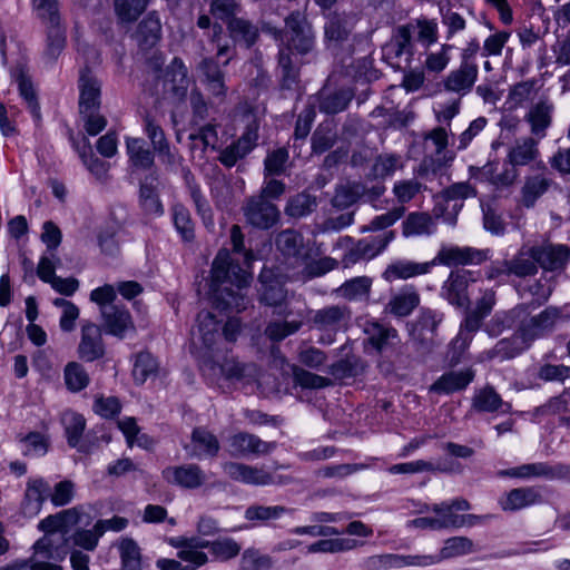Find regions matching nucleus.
<instances>
[{
  "instance_id": "1",
  "label": "nucleus",
  "mask_w": 570,
  "mask_h": 570,
  "mask_svg": "<svg viewBox=\"0 0 570 570\" xmlns=\"http://www.w3.org/2000/svg\"><path fill=\"white\" fill-rule=\"evenodd\" d=\"M250 275L234 264L229 253L222 249L212 266L210 293L213 304L222 311L239 313L247 308L249 299L243 293L248 287Z\"/></svg>"
},
{
  "instance_id": "2",
  "label": "nucleus",
  "mask_w": 570,
  "mask_h": 570,
  "mask_svg": "<svg viewBox=\"0 0 570 570\" xmlns=\"http://www.w3.org/2000/svg\"><path fill=\"white\" fill-rule=\"evenodd\" d=\"M197 326L193 330V337L198 336L205 347L204 352L197 354L199 367L203 371H216L217 368L229 380L243 381V387H247L252 382L256 383L258 368L254 363H242L237 360H226L219 365L213 353V346L219 337L218 322L215 315L208 311H202L197 314Z\"/></svg>"
},
{
  "instance_id": "3",
  "label": "nucleus",
  "mask_w": 570,
  "mask_h": 570,
  "mask_svg": "<svg viewBox=\"0 0 570 570\" xmlns=\"http://www.w3.org/2000/svg\"><path fill=\"white\" fill-rule=\"evenodd\" d=\"M495 303V292L485 289L473 307H469V305L464 307V317L460 324L459 333L452 342L453 350L462 354L470 346L475 333L482 328L485 317L491 314Z\"/></svg>"
},
{
  "instance_id": "4",
  "label": "nucleus",
  "mask_w": 570,
  "mask_h": 570,
  "mask_svg": "<svg viewBox=\"0 0 570 570\" xmlns=\"http://www.w3.org/2000/svg\"><path fill=\"white\" fill-rule=\"evenodd\" d=\"M352 320V311L345 304L326 305L311 312V328L320 333L318 343L331 345L340 332H345Z\"/></svg>"
},
{
  "instance_id": "5",
  "label": "nucleus",
  "mask_w": 570,
  "mask_h": 570,
  "mask_svg": "<svg viewBox=\"0 0 570 570\" xmlns=\"http://www.w3.org/2000/svg\"><path fill=\"white\" fill-rule=\"evenodd\" d=\"M32 8L47 28L45 56L55 61L66 46V28L61 23L58 0H32Z\"/></svg>"
},
{
  "instance_id": "6",
  "label": "nucleus",
  "mask_w": 570,
  "mask_h": 570,
  "mask_svg": "<svg viewBox=\"0 0 570 570\" xmlns=\"http://www.w3.org/2000/svg\"><path fill=\"white\" fill-rule=\"evenodd\" d=\"M293 381L295 386L306 390H318L333 386L334 381H343L345 379L354 377L362 368L360 361L355 357H347L330 366V374L333 379L324 377L304 370L297 365H291Z\"/></svg>"
},
{
  "instance_id": "7",
  "label": "nucleus",
  "mask_w": 570,
  "mask_h": 570,
  "mask_svg": "<svg viewBox=\"0 0 570 570\" xmlns=\"http://www.w3.org/2000/svg\"><path fill=\"white\" fill-rule=\"evenodd\" d=\"M285 50L307 55L315 47V32L307 14L293 10L285 19Z\"/></svg>"
},
{
  "instance_id": "8",
  "label": "nucleus",
  "mask_w": 570,
  "mask_h": 570,
  "mask_svg": "<svg viewBox=\"0 0 570 570\" xmlns=\"http://www.w3.org/2000/svg\"><path fill=\"white\" fill-rule=\"evenodd\" d=\"M444 315L442 312L423 307L412 324L411 336L415 344L416 351L421 355L431 354L439 345L436 341V332L442 323Z\"/></svg>"
},
{
  "instance_id": "9",
  "label": "nucleus",
  "mask_w": 570,
  "mask_h": 570,
  "mask_svg": "<svg viewBox=\"0 0 570 570\" xmlns=\"http://www.w3.org/2000/svg\"><path fill=\"white\" fill-rule=\"evenodd\" d=\"M242 212L245 222L261 230H266L274 227L281 217L278 207L263 196H249L245 199Z\"/></svg>"
},
{
  "instance_id": "10",
  "label": "nucleus",
  "mask_w": 570,
  "mask_h": 570,
  "mask_svg": "<svg viewBox=\"0 0 570 570\" xmlns=\"http://www.w3.org/2000/svg\"><path fill=\"white\" fill-rule=\"evenodd\" d=\"M546 488L542 485H527L511 489L503 493L498 503L504 512H517L530 507L546 503Z\"/></svg>"
},
{
  "instance_id": "11",
  "label": "nucleus",
  "mask_w": 570,
  "mask_h": 570,
  "mask_svg": "<svg viewBox=\"0 0 570 570\" xmlns=\"http://www.w3.org/2000/svg\"><path fill=\"white\" fill-rule=\"evenodd\" d=\"M530 255L537 261L538 268L546 272H561L570 259V248L563 244L544 242L530 246Z\"/></svg>"
},
{
  "instance_id": "12",
  "label": "nucleus",
  "mask_w": 570,
  "mask_h": 570,
  "mask_svg": "<svg viewBox=\"0 0 570 570\" xmlns=\"http://www.w3.org/2000/svg\"><path fill=\"white\" fill-rule=\"evenodd\" d=\"M474 282L472 272L466 269L452 271L441 287V296L456 308L466 307L470 304L468 288Z\"/></svg>"
},
{
  "instance_id": "13",
  "label": "nucleus",
  "mask_w": 570,
  "mask_h": 570,
  "mask_svg": "<svg viewBox=\"0 0 570 570\" xmlns=\"http://www.w3.org/2000/svg\"><path fill=\"white\" fill-rule=\"evenodd\" d=\"M537 173L524 177L520 190V204L525 208L534 207L537 200L553 185L550 173L542 160L537 163Z\"/></svg>"
},
{
  "instance_id": "14",
  "label": "nucleus",
  "mask_w": 570,
  "mask_h": 570,
  "mask_svg": "<svg viewBox=\"0 0 570 570\" xmlns=\"http://www.w3.org/2000/svg\"><path fill=\"white\" fill-rule=\"evenodd\" d=\"M161 476L167 483L187 490L198 489L207 480L203 469L195 463L167 466L161 471Z\"/></svg>"
},
{
  "instance_id": "15",
  "label": "nucleus",
  "mask_w": 570,
  "mask_h": 570,
  "mask_svg": "<svg viewBox=\"0 0 570 570\" xmlns=\"http://www.w3.org/2000/svg\"><path fill=\"white\" fill-rule=\"evenodd\" d=\"M188 71L180 58H174L166 68L163 77L164 94L175 101H181L186 98L189 79Z\"/></svg>"
},
{
  "instance_id": "16",
  "label": "nucleus",
  "mask_w": 570,
  "mask_h": 570,
  "mask_svg": "<svg viewBox=\"0 0 570 570\" xmlns=\"http://www.w3.org/2000/svg\"><path fill=\"white\" fill-rule=\"evenodd\" d=\"M276 442H266L248 432H238L229 438L232 456L266 455L274 451Z\"/></svg>"
},
{
  "instance_id": "17",
  "label": "nucleus",
  "mask_w": 570,
  "mask_h": 570,
  "mask_svg": "<svg viewBox=\"0 0 570 570\" xmlns=\"http://www.w3.org/2000/svg\"><path fill=\"white\" fill-rule=\"evenodd\" d=\"M258 128L255 124L248 125L243 135L233 144L224 148L219 154V161L227 168H232L239 159L246 157L256 146Z\"/></svg>"
},
{
  "instance_id": "18",
  "label": "nucleus",
  "mask_w": 570,
  "mask_h": 570,
  "mask_svg": "<svg viewBox=\"0 0 570 570\" xmlns=\"http://www.w3.org/2000/svg\"><path fill=\"white\" fill-rule=\"evenodd\" d=\"M77 352L79 358L85 362H94L104 357L105 344L100 326L91 322L82 324L81 337Z\"/></svg>"
},
{
  "instance_id": "19",
  "label": "nucleus",
  "mask_w": 570,
  "mask_h": 570,
  "mask_svg": "<svg viewBox=\"0 0 570 570\" xmlns=\"http://www.w3.org/2000/svg\"><path fill=\"white\" fill-rule=\"evenodd\" d=\"M487 259L483 250L472 247L442 246L431 263L445 266L481 264Z\"/></svg>"
},
{
  "instance_id": "20",
  "label": "nucleus",
  "mask_w": 570,
  "mask_h": 570,
  "mask_svg": "<svg viewBox=\"0 0 570 570\" xmlns=\"http://www.w3.org/2000/svg\"><path fill=\"white\" fill-rule=\"evenodd\" d=\"M60 421L68 445L76 449L79 453H90L91 444L82 440L86 430V419L83 415L73 411H65L61 414Z\"/></svg>"
},
{
  "instance_id": "21",
  "label": "nucleus",
  "mask_w": 570,
  "mask_h": 570,
  "mask_svg": "<svg viewBox=\"0 0 570 570\" xmlns=\"http://www.w3.org/2000/svg\"><path fill=\"white\" fill-rule=\"evenodd\" d=\"M184 449L190 458H215L220 450V444L210 431L204 426H197L191 431L190 442L185 444Z\"/></svg>"
},
{
  "instance_id": "22",
  "label": "nucleus",
  "mask_w": 570,
  "mask_h": 570,
  "mask_svg": "<svg viewBox=\"0 0 570 570\" xmlns=\"http://www.w3.org/2000/svg\"><path fill=\"white\" fill-rule=\"evenodd\" d=\"M51 487L43 478H30L27 482L21 511L24 517H35L50 495Z\"/></svg>"
},
{
  "instance_id": "23",
  "label": "nucleus",
  "mask_w": 570,
  "mask_h": 570,
  "mask_svg": "<svg viewBox=\"0 0 570 570\" xmlns=\"http://www.w3.org/2000/svg\"><path fill=\"white\" fill-rule=\"evenodd\" d=\"M463 468L460 463L444 460L434 464L430 461L417 460L413 462L399 463L389 468L391 474H412L420 472L434 473H461Z\"/></svg>"
},
{
  "instance_id": "24",
  "label": "nucleus",
  "mask_w": 570,
  "mask_h": 570,
  "mask_svg": "<svg viewBox=\"0 0 570 570\" xmlns=\"http://www.w3.org/2000/svg\"><path fill=\"white\" fill-rule=\"evenodd\" d=\"M353 97L354 91L351 88L333 89L325 86L317 94L318 109L326 115L342 112L347 108Z\"/></svg>"
},
{
  "instance_id": "25",
  "label": "nucleus",
  "mask_w": 570,
  "mask_h": 570,
  "mask_svg": "<svg viewBox=\"0 0 570 570\" xmlns=\"http://www.w3.org/2000/svg\"><path fill=\"white\" fill-rule=\"evenodd\" d=\"M224 473L232 480L252 485H269L267 471L239 462H225L222 465Z\"/></svg>"
},
{
  "instance_id": "26",
  "label": "nucleus",
  "mask_w": 570,
  "mask_h": 570,
  "mask_svg": "<svg viewBox=\"0 0 570 570\" xmlns=\"http://www.w3.org/2000/svg\"><path fill=\"white\" fill-rule=\"evenodd\" d=\"M100 82L92 76L89 68L85 67L79 78V112L100 108Z\"/></svg>"
},
{
  "instance_id": "27",
  "label": "nucleus",
  "mask_w": 570,
  "mask_h": 570,
  "mask_svg": "<svg viewBox=\"0 0 570 570\" xmlns=\"http://www.w3.org/2000/svg\"><path fill=\"white\" fill-rule=\"evenodd\" d=\"M553 104L549 99H540L533 104L525 115V120L530 124L531 134L539 139L544 138L547 129L551 126Z\"/></svg>"
},
{
  "instance_id": "28",
  "label": "nucleus",
  "mask_w": 570,
  "mask_h": 570,
  "mask_svg": "<svg viewBox=\"0 0 570 570\" xmlns=\"http://www.w3.org/2000/svg\"><path fill=\"white\" fill-rule=\"evenodd\" d=\"M471 367L451 370L443 373L432 385L430 392H459L465 390L474 380Z\"/></svg>"
},
{
  "instance_id": "29",
  "label": "nucleus",
  "mask_w": 570,
  "mask_h": 570,
  "mask_svg": "<svg viewBox=\"0 0 570 570\" xmlns=\"http://www.w3.org/2000/svg\"><path fill=\"white\" fill-rule=\"evenodd\" d=\"M540 151L538 148V140L533 137H525L517 140L508 153L507 161L518 169V167L528 166L532 163L535 165L532 167L537 169L538 158Z\"/></svg>"
},
{
  "instance_id": "30",
  "label": "nucleus",
  "mask_w": 570,
  "mask_h": 570,
  "mask_svg": "<svg viewBox=\"0 0 570 570\" xmlns=\"http://www.w3.org/2000/svg\"><path fill=\"white\" fill-rule=\"evenodd\" d=\"M139 204L146 215L161 216L164 206L158 195V177L150 173L140 183Z\"/></svg>"
},
{
  "instance_id": "31",
  "label": "nucleus",
  "mask_w": 570,
  "mask_h": 570,
  "mask_svg": "<svg viewBox=\"0 0 570 570\" xmlns=\"http://www.w3.org/2000/svg\"><path fill=\"white\" fill-rule=\"evenodd\" d=\"M478 78L476 65H460L452 70L444 80V88L448 91L465 95L470 92Z\"/></svg>"
},
{
  "instance_id": "32",
  "label": "nucleus",
  "mask_w": 570,
  "mask_h": 570,
  "mask_svg": "<svg viewBox=\"0 0 570 570\" xmlns=\"http://www.w3.org/2000/svg\"><path fill=\"white\" fill-rule=\"evenodd\" d=\"M354 28L353 17L346 13L331 12L324 24L326 41L342 43L346 41Z\"/></svg>"
},
{
  "instance_id": "33",
  "label": "nucleus",
  "mask_w": 570,
  "mask_h": 570,
  "mask_svg": "<svg viewBox=\"0 0 570 570\" xmlns=\"http://www.w3.org/2000/svg\"><path fill=\"white\" fill-rule=\"evenodd\" d=\"M560 316V312L556 307H547L539 315L531 317L521 326L523 338L534 340L551 331Z\"/></svg>"
},
{
  "instance_id": "34",
  "label": "nucleus",
  "mask_w": 570,
  "mask_h": 570,
  "mask_svg": "<svg viewBox=\"0 0 570 570\" xmlns=\"http://www.w3.org/2000/svg\"><path fill=\"white\" fill-rule=\"evenodd\" d=\"M226 28L234 45H240L246 49L252 48L259 38L258 27L248 19H232L227 21Z\"/></svg>"
},
{
  "instance_id": "35",
  "label": "nucleus",
  "mask_w": 570,
  "mask_h": 570,
  "mask_svg": "<svg viewBox=\"0 0 570 570\" xmlns=\"http://www.w3.org/2000/svg\"><path fill=\"white\" fill-rule=\"evenodd\" d=\"M108 334L122 338L127 330L132 328L129 312L120 306H107L101 314Z\"/></svg>"
},
{
  "instance_id": "36",
  "label": "nucleus",
  "mask_w": 570,
  "mask_h": 570,
  "mask_svg": "<svg viewBox=\"0 0 570 570\" xmlns=\"http://www.w3.org/2000/svg\"><path fill=\"white\" fill-rule=\"evenodd\" d=\"M432 266H434V263L431 262L416 263L400 259L386 267L383 273V277L389 282L394 279H407L414 276L428 274Z\"/></svg>"
},
{
  "instance_id": "37",
  "label": "nucleus",
  "mask_w": 570,
  "mask_h": 570,
  "mask_svg": "<svg viewBox=\"0 0 570 570\" xmlns=\"http://www.w3.org/2000/svg\"><path fill=\"white\" fill-rule=\"evenodd\" d=\"M524 340L523 336L518 335L502 338L492 348L482 352L479 358L480 361L513 358L525 348Z\"/></svg>"
},
{
  "instance_id": "38",
  "label": "nucleus",
  "mask_w": 570,
  "mask_h": 570,
  "mask_svg": "<svg viewBox=\"0 0 570 570\" xmlns=\"http://www.w3.org/2000/svg\"><path fill=\"white\" fill-rule=\"evenodd\" d=\"M420 301L414 288L405 287L390 298L385 311L396 317H405L419 306Z\"/></svg>"
},
{
  "instance_id": "39",
  "label": "nucleus",
  "mask_w": 570,
  "mask_h": 570,
  "mask_svg": "<svg viewBox=\"0 0 570 570\" xmlns=\"http://www.w3.org/2000/svg\"><path fill=\"white\" fill-rule=\"evenodd\" d=\"M317 197L307 193L301 191L291 196L284 207V214L293 219H301L314 213L317 208Z\"/></svg>"
},
{
  "instance_id": "40",
  "label": "nucleus",
  "mask_w": 570,
  "mask_h": 570,
  "mask_svg": "<svg viewBox=\"0 0 570 570\" xmlns=\"http://www.w3.org/2000/svg\"><path fill=\"white\" fill-rule=\"evenodd\" d=\"M434 230V218L424 212L410 213L402 223V234L405 237L431 235Z\"/></svg>"
},
{
  "instance_id": "41",
  "label": "nucleus",
  "mask_w": 570,
  "mask_h": 570,
  "mask_svg": "<svg viewBox=\"0 0 570 570\" xmlns=\"http://www.w3.org/2000/svg\"><path fill=\"white\" fill-rule=\"evenodd\" d=\"M161 36V23L156 12L148 13L138 24L136 39L140 47H154Z\"/></svg>"
},
{
  "instance_id": "42",
  "label": "nucleus",
  "mask_w": 570,
  "mask_h": 570,
  "mask_svg": "<svg viewBox=\"0 0 570 570\" xmlns=\"http://www.w3.org/2000/svg\"><path fill=\"white\" fill-rule=\"evenodd\" d=\"M365 185L361 181H346L335 188L332 205L338 209H345L354 205L364 196Z\"/></svg>"
},
{
  "instance_id": "43",
  "label": "nucleus",
  "mask_w": 570,
  "mask_h": 570,
  "mask_svg": "<svg viewBox=\"0 0 570 570\" xmlns=\"http://www.w3.org/2000/svg\"><path fill=\"white\" fill-rule=\"evenodd\" d=\"M145 131L150 139L154 150L168 164L175 163V155L171 153L165 132L156 121L147 116L145 118Z\"/></svg>"
},
{
  "instance_id": "44",
  "label": "nucleus",
  "mask_w": 570,
  "mask_h": 570,
  "mask_svg": "<svg viewBox=\"0 0 570 570\" xmlns=\"http://www.w3.org/2000/svg\"><path fill=\"white\" fill-rule=\"evenodd\" d=\"M372 278L367 276H358L345 281L335 293L347 301L367 299L371 293Z\"/></svg>"
},
{
  "instance_id": "45",
  "label": "nucleus",
  "mask_w": 570,
  "mask_h": 570,
  "mask_svg": "<svg viewBox=\"0 0 570 570\" xmlns=\"http://www.w3.org/2000/svg\"><path fill=\"white\" fill-rule=\"evenodd\" d=\"M549 462L524 463L514 468L499 470L498 478H514L529 480L534 478H543L548 480Z\"/></svg>"
},
{
  "instance_id": "46",
  "label": "nucleus",
  "mask_w": 570,
  "mask_h": 570,
  "mask_svg": "<svg viewBox=\"0 0 570 570\" xmlns=\"http://www.w3.org/2000/svg\"><path fill=\"white\" fill-rule=\"evenodd\" d=\"M509 262L511 275L519 278L534 276L539 271L537 261L530 255V247L527 246L521 247Z\"/></svg>"
},
{
  "instance_id": "47",
  "label": "nucleus",
  "mask_w": 570,
  "mask_h": 570,
  "mask_svg": "<svg viewBox=\"0 0 570 570\" xmlns=\"http://www.w3.org/2000/svg\"><path fill=\"white\" fill-rule=\"evenodd\" d=\"M363 331L367 335L368 343L379 352L387 345L390 338H394L397 335L395 328L374 321H366Z\"/></svg>"
},
{
  "instance_id": "48",
  "label": "nucleus",
  "mask_w": 570,
  "mask_h": 570,
  "mask_svg": "<svg viewBox=\"0 0 570 570\" xmlns=\"http://www.w3.org/2000/svg\"><path fill=\"white\" fill-rule=\"evenodd\" d=\"M127 153L134 167L139 169H149L154 165V154L146 147L141 138L127 139Z\"/></svg>"
},
{
  "instance_id": "49",
  "label": "nucleus",
  "mask_w": 570,
  "mask_h": 570,
  "mask_svg": "<svg viewBox=\"0 0 570 570\" xmlns=\"http://www.w3.org/2000/svg\"><path fill=\"white\" fill-rule=\"evenodd\" d=\"M158 368V361L151 353L147 351L139 352L135 356L132 377L136 383L142 384L149 377L156 376Z\"/></svg>"
},
{
  "instance_id": "50",
  "label": "nucleus",
  "mask_w": 570,
  "mask_h": 570,
  "mask_svg": "<svg viewBox=\"0 0 570 570\" xmlns=\"http://www.w3.org/2000/svg\"><path fill=\"white\" fill-rule=\"evenodd\" d=\"M173 222L177 233L185 242H190L195 238V224L191 219L189 209L176 203L170 208Z\"/></svg>"
},
{
  "instance_id": "51",
  "label": "nucleus",
  "mask_w": 570,
  "mask_h": 570,
  "mask_svg": "<svg viewBox=\"0 0 570 570\" xmlns=\"http://www.w3.org/2000/svg\"><path fill=\"white\" fill-rule=\"evenodd\" d=\"M394 237L395 232L387 230L377 236L360 239L356 246L361 252V256H364L365 259H371L382 253Z\"/></svg>"
},
{
  "instance_id": "52",
  "label": "nucleus",
  "mask_w": 570,
  "mask_h": 570,
  "mask_svg": "<svg viewBox=\"0 0 570 570\" xmlns=\"http://www.w3.org/2000/svg\"><path fill=\"white\" fill-rule=\"evenodd\" d=\"M289 153L285 147L268 151L264 160V177H275L286 174Z\"/></svg>"
},
{
  "instance_id": "53",
  "label": "nucleus",
  "mask_w": 570,
  "mask_h": 570,
  "mask_svg": "<svg viewBox=\"0 0 570 570\" xmlns=\"http://www.w3.org/2000/svg\"><path fill=\"white\" fill-rule=\"evenodd\" d=\"M476 170L495 187H510L519 178V170L512 165L504 167L503 170L498 174L494 173L492 164H487L482 168H476Z\"/></svg>"
},
{
  "instance_id": "54",
  "label": "nucleus",
  "mask_w": 570,
  "mask_h": 570,
  "mask_svg": "<svg viewBox=\"0 0 570 570\" xmlns=\"http://www.w3.org/2000/svg\"><path fill=\"white\" fill-rule=\"evenodd\" d=\"M385 50L386 55L393 53L396 58L404 53L412 56L413 46L411 26H400L396 29L391 43L386 46Z\"/></svg>"
},
{
  "instance_id": "55",
  "label": "nucleus",
  "mask_w": 570,
  "mask_h": 570,
  "mask_svg": "<svg viewBox=\"0 0 570 570\" xmlns=\"http://www.w3.org/2000/svg\"><path fill=\"white\" fill-rule=\"evenodd\" d=\"M474 551V543L468 537H452L444 541L438 561L465 556Z\"/></svg>"
},
{
  "instance_id": "56",
  "label": "nucleus",
  "mask_w": 570,
  "mask_h": 570,
  "mask_svg": "<svg viewBox=\"0 0 570 570\" xmlns=\"http://www.w3.org/2000/svg\"><path fill=\"white\" fill-rule=\"evenodd\" d=\"M121 559L120 570H141V553L137 542L130 538L122 539L119 544Z\"/></svg>"
},
{
  "instance_id": "57",
  "label": "nucleus",
  "mask_w": 570,
  "mask_h": 570,
  "mask_svg": "<svg viewBox=\"0 0 570 570\" xmlns=\"http://www.w3.org/2000/svg\"><path fill=\"white\" fill-rule=\"evenodd\" d=\"M242 550L240 544L233 538L220 537L213 540L210 556L215 561L227 562L236 558Z\"/></svg>"
},
{
  "instance_id": "58",
  "label": "nucleus",
  "mask_w": 570,
  "mask_h": 570,
  "mask_svg": "<svg viewBox=\"0 0 570 570\" xmlns=\"http://www.w3.org/2000/svg\"><path fill=\"white\" fill-rule=\"evenodd\" d=\"M67 387L72 392H79L89 384V375L85 367L77 362H69L63 371Z\"/></svg>"
},
{
  "instance_id": "59",
  "label": "nucleus",
  "mask_w": 570,
  "mask_h": 570,
  "mask_svg": "<svg viewBox=\"0 0 570 570\" xmlns=\"http://www.w3.org/2000/svg\"><path fill=\"white\" fill-rule=\"evenodd\" d=\"M147 4L148 0H115V12L122 22H134Z\"/></svg>"
},
{
  "instance_id": "60",
  "label": "nucleus",
  "mask_w": 570,
  "mask_h": 570,
  "mask_svg": "<svg viewBox=\"0 0 570 570\" xmlns=\"http://www.w3.org/2000/svg\"><path fill=\"white\" fill-rule=\"evenodd\" d=\"M275 244L284 255L296 256L303 246V237L294 229H285L278 233Z\"/></svg>"
},
{
  "instance_id": "61",
  "label": "nucleus",
  "mask_w": 570,
  "mask_h": 570,
  "mask_svg": "<svg viewBox=\"0 0 570 570\" xmlns=\"http://www.w3.org/2000/svg\"><path fill=\"white\" fill-rule=\"evenodd\" d=\"M272 567V558L254 548L246 549L239 562L240 570H269Z\"/></svg>"
},
{
  "instance_id": "62",
  "label": "nucleus",
  "mask_w": 570,
  "mask_h": 570,
  "mask_svg": "<svg viewBox=\"0 0 570 570\" xmlns=\"http://www.w3.org/2000/svg\"><path fill=\"white\" fill-rule=\"evenodd\" d=\"M209 11L214 17L227 23V21L238 18L242 4L238 0H210Z\"/></svg>"
},
{
  "instance_id": "63",
  "label": "nucleus",
  "mask_w": 570,
  "mask_h": 570,
  "mask_svg": "<svg viewBox=\"0 0 570 570\" xmlns=\"http://www.w3.org/2000/svg\"><path fill=\"white\" fill-rule=\"evenodd\" d=\"M303 323L301 321H275L267 324L265 335L274 342H281L287 336L295 334L299 331Z\"/></svg>"
},
{
  "instance_id": "64",
  "label": "nucleus",
  "mask_w": 570,
  "mask_h": 570,
  "mask_svg": "<svg viewBox=\"0 0 570 570\" xmlns=\"http://www.w3.org/2000/svg\"><path fill=\"white\" fill-rule=\"evenodd\" d=\"M425 188L416 178L403 179L394 184L393 194L400 204H406Z\"/></svg>"
}]
</instances>
